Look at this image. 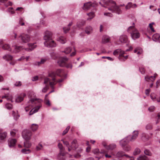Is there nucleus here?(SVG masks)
<instances>
[{"instance_id":"1","label":"nucleus","mask_w":160,"mask_h":160,"mask_svg":"<svg viewBox=\"0 0 160 160\" xmlns=\"http://www.w3.org/2000/svg\"><path fill=\"white\" fill-rule=\"evenodd\" d=\"M56 74L60 77L63 76L64 75V71L62 70L58 69L57 70L56 73L54 72H50L48 74L49 77H46L44 79L43 83L45 85L42 89V92H47L49 89V85L52 89H53L54 86L56 84L57 82H61L63 81V79H62L56 82L55 78Z\"/></svg>"},{"instance_id":"2","label":"nucleus","mask_w":160,"mask_h":160,"mask_svg":"<svg viewBox=\"0 0 160 160\" xmlns=\"http://www.w3.org/2000/svg\"><path fill=\"white\" fill-rule=\"evenodd\" d=\"M40 102L41 101L37 99L33 98L31 99L28 101V105L25 108L26 111V112L28 111V108H31L32 107L31 104H36V105L34 106V105H33V107H34V108H32L30 111L29 113V114L30 115H31L37 112L42 106V105Z\"/></svg>"},{"instance_id":"3","label":"nucleus","mask_w":160,"mask_h":160,"mask_svg":"<svg viewBox=\"0 0 160 160\" xmlns=\"http://www.w3.org/2000/svg\"><path fill=\"white\" fill-rule=\"evenodd\" d=\"M52 33L49 31L45 32L43 39L45 41L44 43L45 46L48 47H55L57 44L53 40H52Z\"/></svg>"},{"instance_id":"4","label":"nucleus","mask_w":160,"mask_h":160,"mask_svg":"<svg viewBox=\"0 0 160 160\" xmlns=\"http://www.w3.org/2000/svg\"><path fill=\"white\" fill-rule=\"evenodd\" d=\"M127 31L128 32L131 33V36L134 40L140 37L139 32L134 26L129 27Z\"/></svg>"},{"instance_id":"5","label":"nucleus","mask_w":160,"mask_h":160,"mask_svg":"<svg viewBox=\"0 0 160 160\" xmlns=\"http://www.w3.org/2000/svg\"><path fill=\"white\" fill-rule=\"evenodd\" d=\"M110 3L113 4V6L111 7L108 8V10L111 11L112 12H115L118 14H120L122 13V11L119 7L116 5V3L115 2L112 0H109L108 1Z\"/></svg>"},{"instance_id":"6","label":"nucleus","mask_w":160,"mask_h":160,"mask_svg":"<svg viewBox=\"0 0 160 160\" xmlns=\"http://www.w3.org/2000/svg\"><path fill=\"white\" fill-rule=\"evenodd\" d=\"M22 43H27L30 41L31 37L28 34L23 33L18 37Z\"/></svg>"},{"instance_id":"7","label":"nucleus","mask_w":160,"mask_h":160,"mask_svg":"<svg viewBox=\"0 0 160 160\" xmlns=\"http://www.w3.org/2000/svg\"><path fill=\"white\" fill-rule=\"evenodd\" d=\"M32 135V132L29 130L25 129L22 131V137L25 140H30Z\"/></svg>"},{"instance_id":"8","label":"nucleus","mask_w":160,"mask_h":160,"mask_svg":"<svg viewBox=\"0 0 160 160\" xmlns=\"http://www.w3.org/2000/svg\"><path fill=\"white\" fill-rule=\"evenodd\" d=\"M138 135V132L137 131H134L133 132L132 136L129 135L128 136V141L133 142L137 138Z\"/></svg>"},{"instance_id":"9","label":"nucleus","mask_w":160,"mask_h":160,"mask_svg":"<svg viewBox=\"0 0 160 160\" xmlns=\"http://www.w3.org/2000/svg\"><path fill=\"white\" fill-rule=\"evenodd\" d=\"M68 58L66 57L61 58L58 62V63L59 66L61 67H64L66 63L68 61Z\"/></svg>"},{"instance_id":"10","label":"nucleus","mask_w":160,"mask_h":160,"mask_svg":"<svg viewBox=\"0 0 160 160\" xmlns=\"http://www.w3.org/2000/svg\"><path fill=\"white\" fill-rule=\"evenodd\" d=\"M8 142L9 147L10 148H12L15 146L17 140L15 139L9 138Z\"/></svg>"},{"instance_id":"11","label":"nucleus","mask_w":160,"mask_h":160,"mask_svg":"<svg viewBox=\"0 0 160 160\" xmlns=\"http://www.w3.org/2000/svg\"><path fill=\"white\" fill-rule=\"evenodd\" d=\"M36 44V43H28V46L29 48H25V50L29 52L32 51L34 48H36L37 45Z\"/></svg>"},{"instance_id":"12","label":"nucleus","mask_w":160,"mask_h":160,"mask_svg":"<svg viewBox=\"0 0 160 160\" xmlns=\"http://www.w3.org/2000/svg\"><path fill=\"white\" fill-rule=\"evenodd\" d=\"M102 144L104 147L106 149L109 150H112L116 147V145L115 144H110L108 146H107L106 143L105 142H103Z\"/></svg>"},{"instance_id":"13","label":"nucleus","mask_w":160,"mask_h":160,"mask_svg":"<svg viewBox=\"0 0 160 160\" xmlns=\"http://www.w3.org/2000/svg\"><path fill=\"white\" fill-rule=\"evenodd\" d=\"M125 53V52L124 51H122L121 49H117L115 50L113 52V54L115 56L117 55L118 54H119V59H121L122 56L123 54H124Z\"/></svg>"},{"instance_id":"14","label":"nucleus","mask_w":160,"mask_h":160,"mask_svg":"<svg viewBox=\"0 0 160 160\" xmlns=\"http://www.w3.org/2000/svg\"><path fill=\"white\" fill-rule=\"evenodd\" d=\"M12 52L13 53H16L19 52L22 49H23V47L22 46H14L12 48Z\"/></svg>"},{"instance_id":"15","label":"nucleus","mask_w":160,"mask_h":160,"mask_svg":"<svg viewBox=\"0 0 160 160\" xmlns=\"http://www.w3.org/2000/svg\"><path fill=\"white\" fill-rule=\"evenodd\" d=\"M2 48L3 49L8 50L9 51H11V49L9 45L8 44H5L3 45L2 42H0V48Z\"/></svg>"},{"instance_id":"16","label":"nucleus","mask_w":160,"mask_h":160,"mask_svg":"<svg viewBox=\"0 0 160 160\" xmlns=\"http://www.w3.org/2000/svg\"><path fill=\"white\" fill-rule=\"evenodd\" d=\"M128 136L122 140L120 142V145L122 147H123L126 145L130 141H128Z\"/></svg>"},{"instance_id":"17","label":"nucleus","mask_w":160,"mask_h":160,"mask_svg":"<svg viewBox=\"0 0 160 160\" xmlns=\"http://www.w3.org/2000/svg\"><path fill=\"white\" fill-rule=\"evenodd\" d=\"M66 153L64 152L60 151L59 154L58 155V158L60 160H65V156Z\"/></svg>"},{"instance_id":"18","label":"nucleus","mask_w":160,"mask_h":160,"mask_svg":"<svg viewBox=\"0 0 160 160\" xmlns=\"http://www.w3.org/2000/svg\"><path fill=\"white\" fill-rule=\"evenodd\" d=\"M137 7V5L136 4H133L131 2H129L125 6V9L126 10L129 9L130 8H135Z\"/></svg>"},{"instance_id":"19","label":"nucleus","mask_w":160,"mask_h":160,"mask_svg":"<svg viewBox=\"0 0 160 160\" xmlns=\"http://www.w3.org/2000/svg\"><path fill=\"white\" fill-rule=\"evenodd\" d=\"M119 41L122 43H126L128 41V38L126 35H122L119 38Z\"/></svg>"},{"instance_id":"20","label":"nucleus","mask_w":160,"mask_h":160,"mask_svg":"<svg viewBox=\"0 0 160 160\" xmlns=\"http://www.w3.org/2000/svg\"><path fill=\"white\" fill-rule=\"evenodd\" d=\"M77 141L76 139L74 140L71 143V144L70 146V148L71 150L72 149H76L78 147V145L77 144Z\"/></svg>"},{"instance_id":"21","label":"nucleus","mask_w":160,"mask_h":160,"mask_svg":"<svg viewBox=\"0 0 160 160\" xmlns=\"http://www.w3.org/2000/svg\"><path fill=\"white\" fill-rule=\"evenodd\" d=\"M26 96L24 93H23L18 96L16 99V102H19L22 101L23 99V98Z\"/></svg>"},{"instance_id":"22","label":"nucleus","mask_w":160,"mask_h":160,"mask_svg":"<svg viewBox=\"0 0 160 160\" xmlns=\"http://www.w3.org/2000/svg\"><path fill=\"white\" fill-rule=\"evenodd\" d=\"M38 127L39 126L38 124L33 123L30 126V128L32 131L34 132L38 129Z\"/></svg>"},{"instance_id":"23","label":"nucleus","mask_w":160,"mask_h":160,"mask_svg":"<svg viewBox=\"0 0 160 160\" xmlns=\"http://www.w3.org/2000/svg\"><path fill=\"white\" fill-rule=\"evenodd\" d=\"M155 79V76H151L149 77L148 76L145 77V81L149 82L150 81H153Z\"/></svg>"},{"instance_id":"24","label":"nucleus","mask_w":160,"mask_h":160,"mask_svg":"<svg viewBox=\"0 0 160 160\" xmlns=\"http://www.w3.org/2000/svg\"><path fill=\"white\" fill-rule=\"evenodd\" d=\"M12 95L9 94H6L2 97V98H6L8 101H11L12 102Z\"/></svg>"},{"instance_id":"25","label":"nucleus","mask_w":160,"mask_h":160,"mask_svg":"<svg viewBox=\"0 0 160 160\" xmlns=\"http://www.w3.org/2000/svg\"><path fill=\"white\" fill-rule=\"evenodd\" d=\"M57 40L62 44H64L66 42V38L63 36H61L58 38L57 39Z\"/></svg>"},{"instance_id":"26","label":"nucleus","mask_w":160,"mask_h":160,"mask_svg":"<svg viewBox=\"0 0 160 160\" xmlns=\"http://www.w3.org/2000/svg\"><path fill=\"white\" fill-rule=\"evenodd\" d=\"M92 4L91 3V2H88L84 4L83 9L85 10H87L90 8Z\"/></svg>"},{"instance_id":"27","label":"nucleus","mask_w":160,"mask_h":160,"mask_svg":"<svg viewBox=\"0 0 160 160\" xmlns=\"http://www.w3.org/2000/svg\"><path fill=\"white\" fill-rule=\"evenodd\" d=\"M7 136V133L4 132L0 133V140H3L5 139Z\"/></svg>"},{"instance_id":"28","label":"nucleus","mask_w":160,"mask_h":160,"mask_svg":"<svg viewBox=\"0 0 160 160\" xmlns=\"http://www.w3.org/2000/svg\"><path fill=\"white\" fill-rule=\"evenodd\" d=\"M92 27L90 26L87 27L85 29V32L88 35L90 34L92 32Z\"/></svg>"},{"instance_id":"29","label":"nucleus","mask_w":160,"mask_h":160,"mask_svg":"<svg viewBox=\"0 0 160 160\" xmlns=\"http://www.w3.org/2000/svg\"><path fill=\"white\" fill-rule=\"evenodd\" d=\"M110 38L107 36H104L102 38V42L103 43H106L108 42L109 41Z\"/></svg>"},{"instance_id":"30","label":"nucleus","mask_w":160,"mask_h":160,"mask_svg":"<svg viewBox=\"0 0 160 160\" xmlns=\"http://www.w3.org/2000/svg\"><path fill=\"white\" fill-rule=\"evenodd\" d=\"M25 141L24 142V147L28 148H30L32 145L31 142L29 141V140H25Z\"/></svg>"},{"instance_id":"31","label":"nucleus","mask_w":160,"mask_h":160,"mask_svg":"<svg viewBox=\"0 0 160 160\" xmlns=\"http://www.w3.org/2000/svg\"><path fill=\"white\" fill-rule=\"evenodd\" d=\"M72 50V48L71 47H68L66 48L62 52L66 54H68L71 52Z\"/></svg>"},{"instance_id":"32","label":"nucleus","mask_w":160,"mask_h":160,"mask_svg":"<svg viewBox=\"0 0 160 160\" xmlns=\"http://www.w3.org/2000/svg\"><path fill=\"white\" fill-rule=\"evenodd\" d=\"M3 59L7 61L11 60L12 59L13 57L11 55L7 54L3 57Z\"/></svg>"},{"instance_id":"33","label":"nucleus","mask_w":160,"mask_h":160,"mask_svg":"<svg viewBox=\"0 0 160 160\" xmlns=\"http://www.w3.org/2000/svg\"><path fill=\"white\" fill-rule=\"evenodd\" d=\"M72 22H70L68 24V27H64L63 28L64 32L65 33H67L70 29V26L72 25Z\"/></svg>"},{"instance_id":"34","label":"nucleus","mask_w":160,"mask_h":160,"mask_svg":"<svg viewBox=\"0 0 160 160\" xmlns=\"http://www.w3.org/2000/svg\"><path fill=\"white\" fill-rule=\"evenodd\" d=\"M160 37V35L156 33L154 34L152 36V39L154 41H158V39Z\"/></svg>"},{"instance_id":"35","label":"nucleus","mask_w":160,"mask_h":160,"mask_svg":"<svg viewBox=\"0 0 160 160\" xmlns=\"http://www.w3.org/2000/svg\"><path fill=\"white\" fill-rule=\"evenodd\" d=\"M141 139L144 141H147L148 138V136L145 133H142L141 135Z\"/></svg>"},{"instance_id":"36","label":"nucleus","mask_w":160,"mask_h":160,"mask_svg":"<svg viewBox=\"0 0 160 160\" xmlns=\"http://www.w3.org/2000/svg\"><path fill=\"white\" fill-rule=\"evenodd\" d=\"M12 115L14 117V119L15 120H17L19 117V115H18L17 111L15 112L13 111L12 112Z\"/></svg>"},{"instance_id":"37","label":"nucleus","mask_w":160,"mask_h":160,"mask_svg":"<svg viewBox=\"0 0 160 160\" xmlns=\"http://www.w3.org/2000/svg\"><path fill=\"white\" fill-rule=\"evenodd\" d=\"M134 53L137 52V54L140 55L142 53V50L141 48H137L134 50Z\"/></svg>"},{"instance_id":"38","label":"nucleus","mask_w":160,"mask_h":160,"mask_svg":"<svg viewBox=\"0 0 160 160\" xmlns=\"http://www.w3.org/2000/svg\"><path fill=\"white\" fill-rule=\"evenodd\" d=\"M50 55L52 58L53 59L57 58L58 57V54L53 52H51L50 53Z\"/></svg>"},{"instance_id":"39","label":"nucleus","mask_w":160,"mask_h":160,"mask_svg":"<svg viewBox=\"0 0 160 160\" xmlns=\"http://www.w3.org/2000/svg\"><path fill=\"white\" fill-rule=\"evenodd\" d=\"M62 141L63 144L65 145L68 148V150L69 152H70L71 151V149L70 148V145L69 142L67 141H64L63 140H61Z\"/></svg>"},{"instance_id":"40","label":"nucleus","mask_w":160,"mask_h":160,"mask_svg":"<svg viewBox=\"0 0 160 160\" xmlns=\"http://www.w3.org/2000/svg\"><path fill=\"white\" fill-rule=\"evenodd\" d=\"M87 15L89 16V18H88V20H91L94 17L95 15L93 12H91L87 14Z\"/></svg>"},{"instance_id":"41","label":"nucleus","mask_w":160,"mask_h":160,"mask_svg":"<svg viewBox=\"0 0 160 160\" xmlns=\"http://www.w3.org/2000/svg\"><path fill=\"white\" fill-rule=\"evenodd\" d=\"M137 159L138 160H149L144 155L140 156Z\"/></svg>"},{"instance_id":"42","label":"nucleus","mask_w":160,"mask_h":160,"mask_svg":"<svg viewBox=\"0 0 160 160\" xmlns=\"http://www.w3.org/2000/svg\"><path fill=\"white\" fill-rule=\"evenodd\" d=\"M126 155L125 154L124 152L122 151L118 152L117 154V156L119 157H122L123 156H126Z\"/></svg>"},{"instance_id":"43","label":"nucleus","mask_w":160,"mask_h":160,"mask_svg":"<svg viewBox=\"0 0 160 160\" xmlns=\"http://www.w3.org/2000/svg\"><path fill=\"white\" fill-rule=\"evenodd\" d=\"M18 132V130L16 129H13L10 132L11 135L12 137H14Z\"/></svg>"},{"instance_id":"44","label":"nucleus","mask_w":160,"mask_h":160,"mask_svg":"<svg viewBox=\"0 0 160 160\" xmlns=\"http://www.w3.org/2000/svg\"><path fill=\"white\" fill-rule=\"evenodd\" d=\"M58 146L60 150V151H62V152H63V151L64 150V148L61 143H58Z\"/></svg>"},{"instance_id":"45","label":"nucleus","mask_w":160,"mask_h":160,"mask_svg":"<svg viewBox=\"0 0 160 160\" xmlns=\"http://www.w3.org/2000/svg\"><path fill=\"white\" fill-rule=\"evenodd\" d=\"M140 150L139 148L136 149L133 152L134 155H136L139 154L140 153Z\"/></svg>"},{"instance_id":"46","label":"nucleus","mask_w":160,"mask_h":160,"mask_svg":"<svg viewBox=\"0 0 160 160\" xmlns=\"http://www.w3.org/2000/svg\"><path fill=\"white\" fill-rule=\"evenodd\" d=\"M22 152L25 154H28L31 151L29 149H23L22 150Z\"/></svg>"},{"instance_id":"47","label":"nucleus","mask_w":160,"mask_h":160,"mask_svg":"<svg viewBox=\"0 0 160 160\" xmlns=\"http://www.w3.org/2000/svg\"><path fill=\"white\" fill-rule=\"evenodd\" d=\"M43 148L42 145L39 143L38 144V145H37L36 147V149L37 151H39L41 150Z\"/></svg>"},{"instance_id":"48","label":"nucleus","mask_w":160,"mask_h":160,"mask_svg":"<svg viewBox=\"0 0 160 160\" xmlns=\"http://www.w3.org/2000/svg\"><path fill=\"white\" fill-rule=\"evenodd\" d=\"M154 24V22H152L149 24V27L151 31L153 32H155V31L154 30L153 28V25Z\"/></svg>"},{"instance_id":"49","label":"nucleus","mask_w":160,"mask_h":160,"mask_svg":"<svg viewBox=\"0 0 160 160\" xmlns=\"http://www.w3.org/2000/svg\"><path fill=\"white\" fill-rule=\"evenodd\" d=\"M23 21V19L22 18H20L19 20V24L21 26L24 25V23Z\"/></svg>"},{"instance_id":"50","label":"nucleus","mask_w":160,"mask_h":160,"mask_svg":"<svg viewBox=\"0 0 160 160\" xmlns=\"http://www.w3.org/2000/svg\"><path fill=\"white\" fill-rule=\"evenodd\" d=\"M144 153L145 154L148 156H151L152 155L151 152L148 149L145 150L144 151Z\"/></svg>"},{"instance_id":"51","label":"nucleus","mask_w":160,"mask_h":160,"mask_svg":"<svg viewBox=\"0 0 160 160\" xmlns=\"http://www.w3.org/2000/svg\"><path fill=\"white\" fill-rule=\"evenodd\" d=\"M5 107L8 109H11L12 108V105L11 104L7 103L5 105Z\"/></svg>"},{"instance_id":"52","label":"nucleus","mask_w":160,"mask_h":160,"mask_svg":"<svg viewBox=\"0 0 160 160\" xmlns=\"http://www.w3.org/2000/svg\"><path fill=\"white\" fill-rule=\"evenodd\" d=\"M70 128V126H68L66 129L63 131L62 134L63 135H65L68 132V130Z\"/></svg>"},{"instance_id":"53","label":"nucleus","mask_w":160,"mask_h":160,"mask_svg":"<svg viewBox=\"0 0 160 160\" xmlns=\"http://www.w3.org/2000/svg\"><path fill=\"white\" fill-rule=\"evenodd\" d=\"M156 119L157 120L156 123H157L160 121V113L158 114L157 115L156 117Z\"/></svg>"},{"instance_id":"54","label":"nucleus","mask_w":160,"mask_h":160,"mask_svg":"<svg viewBox=\"0 0 160 160\" xmlns=\"http://www.w3.org/2000/svg\"><path fill=\"white\" fill-rule=\"evenodd\" d=\"M139 71L142 74H144L145 73V68L142 67L140 68Z\"/></svg>"},{"instance_id":"55","label":"nucleus","mask_w":160,"mask_h":160,"mask_svg":"<svg viewBox=\"0 0 160 160\" xmlns=\"http://www.w3.org/2000/svg\"><path fill=\"white\" fill-rule=\"evenodd\" d=\"M131 149V148L130 146H127L123 148L124 150L126 151H129Z\"/></svg>"},{"instance_id":"56","label":"nucleus","mask_w":160,"mask_h":160,"mask_svg":"<svg viewBox=\"0 0 160 160\" xmlns=\"http://www.w3.org/2000/svg\"><path fill=\"white\" fill-rule=\"evenodd\" d=\"M49 59V58H48L46 57L44 58H42L41 59V62L42 64L44 63L47 60Z\"/></svg>"},{"instance_id":"57","label":"nucleus","mask_w":160,"mask_h":160,"mask_svg":"<svg viewBox=\"0 0 160 160\" xmlns=\"http://www.w3.org/2000/svg\"><path fill=\"white\" fill-rule=\"evenodd\" d=\"M45 102L46 104L48 106H50L51 105L49 100L47 98H45Z\"/></svg>"},{"instance_id":"58","label":"nucleus","mask_w":160,"mask_h":160,"mask_svg":"<svg viewBox=\"0 0 160 160\" xmlns=\"http://www.w3.org/2000/svg\"><path fill=\"white\" fill-rule=\"evenodd\" d=\"M123 55V54L122 55V58L121 57V59H119L121 61H124L125 60L127 59L128 58V55H126L125 56H124Z\"/></svg>"},{"instance_id":"59","label":"nucleus","mask_w":160,"mask_h":160,"mask_svg":"<svg viewBox=\"0 0 160 160\" xmlns=\"http://www.w3.org/2000/svg\"><path fill=\"white\" fill-rule=\"evenodd\" d=\"M151 99L153 101H155V100H156L157 98L155 96L154 94L153 93H151Z\"/></svg>"},{"instance_id":"60","label":"nucleus","mask_w":160,"mask_h":160,"mask_svg":"<svg viewBox=\"0 0 160 160\" xmlns=\"http://www.w3.org/2000/svg\"><path fill=\"white\" fill-rule=\"evenodd\" d=\"M8 11L11 14H13L15 12L14 10H13V8H8Z\"/></svg>"},{"instance_id":"61","label":"nucleus","mask_w":160,"mask_h":160,"mask_svg":"<svg viewBox=\"0 0 160 160\" xmlns=\"http://www.w3.org/2000/svg\"><path fill=\"white\" fill-rule=\"evenodd\" d=\"M22 85V82L20 81L17 82L14 84V85L16 87L20 86Z\"/></svg>"},{"instance_id":"62","label":"nucleus","mask_w":160,"mask_h":160,"mask_svg":"<svg viewBox=\"0 0 160 160\" xmlns=\"http://www.w3.org/2000/svg\"><path fill=\"white\" fill-rule=\"evenodd\" d=\"M155 108L154 106H151L148 108V110L150 112H152L155 110Z\"/></svg>"},{"instance_id":"63","label":"nucleus","mask_w":160,"mask_h":160,"mask_svg":"<svg viewBox=\"0 0 160 160\" xmlns=\"http://www.w3.org/2000/svg\"><path fill=\"white\" fill-rule=\"evenodd\" d=\"M104 15L105 16H108L109 17H112L113 16L112 14L109 12H105L104 13Z\"/></svg>"},{"instance_id":"64","label":"nucleus","mask_w":160,"mask_h":160,"mask_svg":"<svg viewBox=\"0 0 160 160\" xmlns=\"http://www.w3.org/2000/svg\"><path fill=\"white\" fill-rule=\"evenodd\" d=\"M152 126L151 124H148L146 126V128L148 130L151 129L152 128Z\"/></svg>"}]
</instances>
